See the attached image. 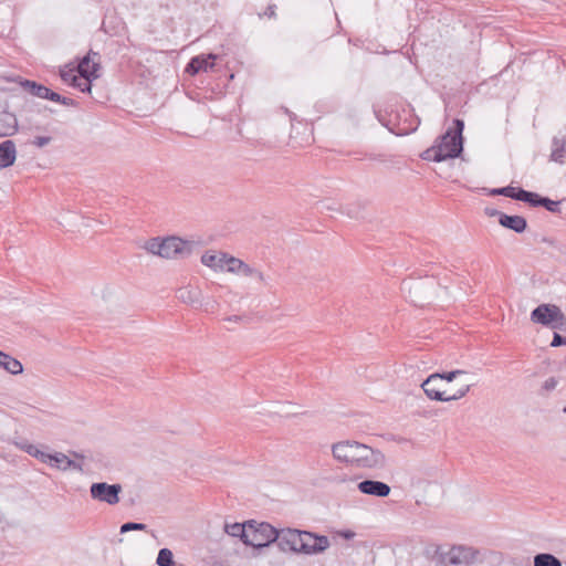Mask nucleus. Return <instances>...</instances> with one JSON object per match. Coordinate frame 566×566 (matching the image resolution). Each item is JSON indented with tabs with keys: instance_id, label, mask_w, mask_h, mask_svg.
<instances>
[{
	"instance_id": "obj_1",
	"label": "nucleus",
	"mask_w": 566,
	"mask_h": 566,
	"mask_svg": "<svg viewBox=\"0 0 566 566\" xmlns=\"http://www.w3.org/2000/svg\"><path fill=\"white\" fill-rule=\"evenodd\" d=\"M334 460L359 469H379L386 463L385 454L365 443L343 440L332 444Z\"/></svg>"
},
{
	"instance_id": "obj_2",
	"label": "nucleus",
	"mask_w": 566,
	"mask_h": 566,
	"mask_svg": "<svg viewBox=\"0 0 566 566\" xmlns=\"http://www.w3.org/2000/svg\"><path fill=\"white\" fill-rule=\"evenodd\" d=\"M463 129L464 122L455 118L453 120V128H449L436 139L431 147L422 151L420 154L421 159L440 163L449 158L460 157L463 151Z\"/></svg>"
},
{
	"instance_id": "obj_3",
	"label": "nucleus",
	"mask_w": 566,
	"mask_h": 566,
	"mask_svg": "<svg viewBox=\"0 0 566 566\" xmlns=\"http://www.w3.org/2000/svg\"><path fill=\"white\" fill-rule=\"evenodd\" d=\"M248 538L243 544L252 546L256 551L269 547L277 538V528L268 522L258 523L254 520L248 521Z\"/></svg>"
},
{
	"instance_id": "obj_4",
	"label": "nucleus",
	"mask_w": 566,
	"mask_h": 566,
	"mask_svg": "<svg viewBox=\"0 0 566 566\" xmlns=\"http://www.w3.org/2000/svg\"><path fill=\"white\" fill-rule=\"evenodd\" d=\"M375 114L377 119L387 127L389 132L397 136H405L413 133L420 124V119L412 114L411 109H402L401 113H396L394 118L390 116L388 120L382 117L380 111L375 109Z\"/></svg>"
},
{
	"instance_id": "obj_5",
	"label": "nucleus",
	"mask_w": 566,
	"mask_h": 566,
	"mask_svg": "<svg viewBox=\"0 0 566 566\" xmlns=\"http://www.w3.org/2000/svg\"><path fill=\"white\" fill-rule=\"evenodd\" d=\"M195 242L182 240L178 237H168L163 239V255L165 259H185L188 258L195 248Z\"/></svg>"
},
{
	"instance_id": "obj_6",
	"label": "nucleus",
	"mask_w": 566,
	"mask_h": 566,
	"mask_svg": "<svg viewBox=\"0 0 566 566\" xmlns=\"http://www.w3.org/2000/svg\"><path fill=\"white\" fill-rule=\"evenodd\" d=\"M300 534L302 535V542L298 545L301 554H321L331 545L328 537L325 535H318L310 531H300Z\"/></svg>"
},
{
	"instance_id": "obj_7",
	"label": "nucleus",
	"mask_w": 566,
	"mask_h": 566,
	"mask_svg": "<svg viewBox=\"0 0 566 566\" xmlns=\"http://www.w3.org/2000/svg\"><path fill=\"white\" fill-rule=\"evenodd\" d=\"M92 499L105 502L108 505H115L119 502L122 485L118 483L108 484L106 482L93 483L90 488Z\"/></svg>"
},
{
	"instance_id": "obj_8",
	"label": "nucleus",
	"mask_w": 566,
	"mask_h": 566,
	"mask_svg": "<svg viewBox=\"0 0 566 566\" xmlns=\"http://www.w3.org/2000/svg\"><path fill=\"white\" fill-rule=\"evenodd\" d=\"M449 564L454 566L471 565L476 562L480 551L465 545H453L449 553Z\"/></svg>"
},
{
	"instance_id": "obj_9",
	"label": "nucleus",
	"mask_w": 566,
	"mask_h": 566,
	"mask_svg": "<svg viewBox=\"0 0 566 566\" xmlns=\"http://www.w3.org/2000/svg\"><path fill=\"white\" fill-rule=\"evenodd\" d=\"M300 530L282 528L277 530V538L274 541L281 552L301 553L298 549L302 542Z\"/></svg>"
},
{
	"instance_id": "obj_10",
	"label": "nucleus",
	"mask_w": 566,
	"mask_h": 566,
	"mask_svg": "<svg viewBox=\"0 0 566 566\" xmlns=\"http://www.w3.org/2000/svg\"><path fill=\"white\" fill-rule=\"evenodd\" d=\"M556 318H562V310L554 304H541L531 313V321L544 326H551Z\"/></svg>"
},
{
	"instance_id": "obj_11",
	"label": "nucleus",
	"mask_w": 566,
	"mask_h": 566,
	"mask_svg": "<svg viewBox=\"0 0 566 566\" xmlns=\"http://www.w3.org/2000/svg\"><path fill=\"white\" fill-rule=\"evenodd\" d=\"M217 55L213 53H209L207 55L200 54L190 59L186 66V72L190 75H197L200 72H209L214 67V61L217 60Z\"/></svg>"
},
{
	"instance_id": "obj_12",
	"label": "nucleus",
	"mask_w": 566,
	"mask_h": 566,
	"mask_svg": "<svg viewBox=\"0 0 566 566\" xmlns=\"http://www.w3.org/2000/svg\"><path fill=\"white\" fill-rule=\"evenodd\" d=\"M91 55L97 56L98 53L90 50V52L80 60V62H78V64L76 66V72L84 80H88V81L96 80L99 76V74H98L99 63L98 62H92V65H90V63H91Z\"/></svg>"
},
{
	"instance_id": "obj_13",
	"label": "nucleus",
	"mask_w": 566,
	"mask_h": 566,
	"mask_svg": "<svg viewBox=\"0 0 566 566\" xmlns=\"http://www.w3.org/2000/svg\"><path fill=\"white\" fill-rule=\"evenodd\" d=\"M359 492L367 495H373L376 497H386L390 494V486L381 481L377 480H364L357 485Z\"/></svg>"
},
{
	"instance_id": "obj_14",
	"label": "nucleus",
	"mask_w": 566,
	"mask_h": 566,
	"mask_svg": "<svg viewBox=\"0 0 566 566\" xmlns=\"http://www.w3.org/2000/svg\"><path fill=\"white\" fill-rule=\"evenodd\" d=\"M441 381L438 379V375H429L421 384L426 396L430 400L444 401L446 390L441 388Z\"/></svg>"
},
{
	"instance_id": "obj_15",
	"label": "nucleus",
	"mask_w": 566,
	"mask_h": 566,
	"mask_svg": "<svg viewBox=\"0 0 566 566\" xmlns=\"http://www.w3.org/2000/svg\"><path fill=\"white\" fill-rule=\"evenodd\" d=\"M17 159L15 144L11 139L0 143V170L11 167Z\"/></svg>"
},
{
	"instance_id": "obj_16",
	"label": "nucleus",
	"mask_w": 566,
	"mask_h": 566,
	"mask_svg": "<svg viewBox=\"0 0 566 566\" xmlns=\"http://www.w3.org/2000/svg\"><path fill=\"white\" fill-rule=\"evenodd\" d=\"M499 223L509 230H512L516 233H523L527 229V221L522 216H510V214H501L499 219Z\"/></svg>"
},
{
	"instance_id": "obj_17",
	"label": "nucleus",
	"mask_w": 566,
	"mask_h": 566,
	"mask_svg": "<svg viewBox=\"0 0 566 566\" xmlns=\"http://www.w3.org/2000/svg\"><path fill=\"white\" fill-rule=\"evenodd\" d=\"M560 202L562 201H555L548 197H543L537 192H533L528 206L533 207V208L543 207L552 213H559L560 212V207H559Z\"/></svg>"
},
{
	"instance_id": "obj_18",
	"label": "nucleus",
	"mask_w": 566,
	"mask_h": 566,
	"mask_svg": "<svg viewBox=\"0 0 566 566\" xmlns=\"http://www.w3.org/2000/svg\"><path fill=\"white\" fill-rule=\"evenodd\" d=\"M201 292L197 287H181L177 291V298L185 304H189L191 306L198 307V305H202Z\"/></svg>"
},
{
	"instance_id": "obj_19",
	"label": "nucleus",
	"mask_w": 566,
	"mask_h": 566,
	"mask_svg": "<svg viewBox=\"0 0 566 566\" xmlns=\"http://www.w3.org/2000/svg\"><path fill=\"white\" fill-rule=\"evenodd\" d=\"M0 367L11 375H20L23 373L22 364L11 355L0 350Z\"/></svg>"
},
{
	"instance_id": "obj_20",
	"label": "nucleus",
	"mask_w": 566,
	"mask_h": 566,
	"mask_svg": "<svg viewBox=\"0 0 566 566\" xmlns=\"http://www.w3.org/2000/svg\"><path fill=\"white\" fill-rule=\"evenodd\" d=\"M19 84L24 92L35 97L44 98L45 95H48V92H50L49 87L35 81L24 78L20 80Z\"/></svg>"
},
{
	"instance_id": "obj_21",
	"label": "nucleus",
	"mask_w": 566,
	"mask_h": 566,
	"mask_svg": "<svg viewBox=\"0 0 566 566\" xmlns=\"http://www.w3.org/2000/svg\"><path fill=\"white\" fill-rule=\"evenodd\" d=\"M18 132V120L14 114L4 113L0 118V137L12 136Z\"/></svg>"
},
{
	"instance_id": "obj_22",
	"label": "nucleus",
	"mask_w": 566,
	"mask_h": 566,
	"mask_svg": "<svg viewBox=\"0 0 566 566\" xmlns=\"http://www.w3.org/2000/svg\"><path fill=\"white\" fill-rule=\"evenodd\" d=\"M551 159L558 164H564L566 160V139L554 137L552 140Z\"/></svg>"
},
{
	"instance_id": "obj_23",
	"label": "nucleus",
	"mask_w": 566,
	"mask_h": 566,
	"mask_svg": "<svg viewBox=\"0 0 566 566\" xmlns=\"http://www.w3.org/2000/svg\"><path fill=\"white\" fill-rule=\"evenodd\" d=\"M227 271L242 273L244 276L252 275V268L249 264L231 255L230 259H227Z\"/></svg>"
},
{
	"instance_id": "obj_24",
	"label": "nucleus",
	"mask_w": 566,
	"mask_h": 566,
	"mask_svg": "<svg viewBox=\"0 0 566 566\" xmlns=\"http://www.w3.org/2000/svg\"><path fill=\"white\" fill-rule=\"evenodd\" d=\"M533 191L525 190L521 187L505 186V196L516 201L530 205Z\"/></svg>"
},
{
	"instance_id": "obj_25",
	"label": "nucleus",
	"mask_w": 566,
	"mask_h": 566,
	"mask_svg": "<svg viewBox=\"0 0 566 566\" xmlns=\"http://www.w3.org/2000/svg\"><path fill=\"white\" fill-rule=\"evenodd\" d=\"M248 521L244 523L226 524L224 531L233 537H239L242 542L248 538Z\"/></svg>"
},
{
	"instance_id": "obj_26",
	"label": "nucleus",
	"mask_w": 566,
	"mask_h": 566,
	"mask_svg": "<svg viewBox=\"0 0 566 566\" xmlns=\"http://www.w3.org/2000/svg\"><path fill=\"white\" fill-rule=\"evenodd\" d=\"M534 566H563L562 562L549 553H538L534 556Z\"/></svg>"
},
{
	"instance_id": "obj_27",
	"label": "nucleus",
	"mask_w": 566,
	"mask_h": 566,
	"mask_svg": "<svg viewBox=\"0 0 566 566\" xmlns=\"http://www.w3.org/2000/svg\"><path fill=\"white\" fill-rule=\"evenodd\" d=\"M156 563L158 566H185L175 563L172 552L169 548H161L158 552Z\"/></svg>"
},
{
	"instance_id": "obj_28",
	"label": "nucleus",
	"mask_w": 566,
	"mask_h": 566,
	"mask_svg": "<svg viewBox=\"0 0 566 566\" xmlns=\"http://www.w3.org/2000/svg\"><path fill=\"white\" fill-rule=\"evenodd\" d=\"M71 85L73 87L78 88L81 92L86 93V92H91L92 81L84 80L80 74L78 75H72V83H71Z\"/></svg>"
},
{
	"instance_id": "obj_29",
	"label": "nucleus",
	"mask_w": 566,
	"mask_h": 566,
	"mask_svg": "<svg viewBox=\"0 0 566 566\" xmlns=\"http://www.w3.org/2000/svg\"><path fill=\"white\" fill-rule=\"evenodd\" d=\"M146 250L155 255H163V240L159 238H153L146 242Z\"/></svg>"
},
{
	"instance_id": "obj_30",
	"label": "nucleus",
	"mask_w": 566,
	"mask_h": 566,
	"mask_svg": "<svg viewBox=\"0 0 566 566\" xmlns=\"http://www.w3.org/2000/svg\"><path fill=\"white\" fill-rule=\"evenodd\" d=\"M217 261H218V254H214V253H211V252H206L201 256V263L203 265L212 268L214 270H217V269L223 270V265L222 264H218Z\"/></svg>"
},
{
	"instance_id": "obj_31",
	"label": "nucleus",
	"mask_w": 566,
	"mask_h": 566,
	"mask_svg": "<svg viewBox=\"0 0 566 566\" xmlns=\"http://www.w3.org/2000/svg\"><path fill=\"white\" fill-rule=\"evenodd\" d=\"M463 374H467V371L462 370V369H455V370L443 371V373H434V375H438V379L440 381L446 380L448 382L453 381L457 378V376L463 375Z\"/></svg>"
},
{
	"instance_id": "obj_32",
	"label": "nucleus",
	"mask_w": 566,
	"mask_h": 566,
	"mask_svg": "<svg viewBox=\"0 0 566 566\" xmlns=\"http://www.w3.org/2000/svg\"><path fill=\"white\" fill-rule=\"evenodd\" d=\"M146 530H147L146 524L137 523V522H127L120 526L122 534L130 532V531H146Z\"/></svg>"
},
{
	"instance_id": "obj_33",
	"label": "nucleus",
	"mask_w": 566,
	"mask_h": 566,
	"mask_svg": "<svg viewBox=\"0 0 566 566\" xmlns=\"http://www.w3.org/2000/svg\"><path fill=\"white\" fill-rule=\"evenodd\" d=\"M470 388H471L470 385H465L452 395L446 394L444 401H453V400H459V399L463 398L470 391Z\"/></svg>"
},
{
	"instance_id": "obj_34",
	"label": "nucleus",
	"mask_w": 566,
	"mask_h": 566,
	"mask_svg": "<svg viewBox=\"0 0 566 566\" xmlns=\"http://www.w3.org/2000/svg\"><path fill=\"white\" fill-rule=\"evenodd\" d=\"M56 469L66 471L69 469H74L77 471H83L82 464L78 462H75L74 460H71L67 458L65 465L56 464Z\"/></svg>"
},
{
	"instance_id": "obj_35",
	"label": "nucleus",
	"mask_w": 566,
	"mask_h": 566,
	"mask_svg": "<svg viewBox=\"0 0 566 566\" xmlns=\"http://www.w3.org/2000/svg\"><path fill=\"white\" fill-rule=\"evenodd\" d=\"M52 140V137L50 136H36L31 144L38 148H42L46 145H49Z\"/></svg>"
},
{
	"instance_id": "obj_36",
	"label": "nucleus",
	"mask_w": 566,
	"mask_h": 566,
	"mask_svg": "<svg viewBox=\"0 0 566 566\" xmlns=\"http://www.w3.org/2000/svg\"><path fill=\"white\" fill-rule=\"evenodd\" d=\"M67 457L64 453L55 452L52 454V462L50 465L56 468V464L65 465Z\"/></svg>"
},
{
	"instance_id": "obj_37",
	"label": "nucleus",
	"mask_w": 566,
	"mask_h": 566,
	"mask_svg": "<svg viewBox=\"0 0 566 566\" xmlns=\"http://www.w3.org/2000/svg\"><path fill=\"white\" fill-rule=\"evenodd\" d=\"M447 556L449 557L448 553L442 552V549H439V553L434 555V558L431 560L436 564V566H446L447 565Z\"/></svg>"
},
{
	"instance_id": "obj_38",
	"label": "nucleus",
	"mask_w": 566,
	"mask_h": 566,
	"mask_svg": "<svg viewBox=\"0 0 566 566\" xmlns=\"http://www.w3.org/2000/svg\"><path fill=\"white\" fill-rule=\"evenodd\" d=\"M18 446L21 450H23L24 452H27L29 455H31L33 458L36 454V451L39 449L36 446H34L32 443H28V442L19 443Z\"/></svg>"
},
{
	"instance_id": "obj_39",
	"label": "nucleus",
	"mask_w": 566,
	"mask_h": 566,
	"mask_svg": "<svg viewBox=\"0 0 566 566\" xmlns=\"http://www.w3.org/2000/svg\"><path fill=\"white\" fill-rule=\"evenodd\" d=\"M558 380L555 377L546 379L542 386V390L545 392L552 391L556 388Z\"/></svg>"
},
{
	"instance_id": "obj_40",
	"label": "nucleus",
	"mask_w": 566,
	"mask_h": 566,
	"mask_svg": "<svg viewBox=\"0 0 566 566\" xmlns=\"http://www.w3.org/2000/svg\"><path fill=\"white\" fill-rule=\"evenodd\" d=\"M35 459L41 461L42 463H50L52 462V454L48 453L41 449H38L36 454L34 455Z\"/></svg>"
},
{
	"instance_id": "obj_41",
	"label": "nucleus",
	"mask_w": 566,
	"mask_h": 566,
	"mask_svg": "<svg viewBox=\"0 0 566 566\" xmlns=\"http://www.w3.org/2000/svg\"><path fill=\"white\" fill-rule=\"evenodd\" d=\"M566 345V336H563L558 333H554L553 339L551 342L552 347H559Z\"/></svg>"
},
{
	"instance_id": "obj_42",
	"label": "nucleus",
	"mask_w": 566,
	"mask_h": 566,
	"mask_svg": "<svg viewBox=\"0 0 566 566\" xmlns=\"http://www.w3.org/2000/svg\"><path fill=\"white\" fill-rule=\"evenodd\" d=\"M551 327L554 329H559L566 332V316L562 312V318H556L553 324H551Z\"/></svg>"
},
{
	"instance_id": "obj_43",
	"label": "nucleus",
	"mask_w": 566,
	"mask_h": 566,
	"mask_svg": "<svg viewBox=\"0 0 566 566\" xmlns=\"http://www.w3.org/2000/svg\"><path fill=\"white\" fill-rule=\"evenodd\" d=\"M440 547L441 546H439V545H430V546L426 547V549H424L426 557L429 558L430 560L432 558H434V555H437L439 553Z\"/></svg>"
},
{
	"instance_id": "obj_44",
	"label": "nucleus",
	"mask_w": 566,
	"mask_h": 566,
	"mask_svg": "<svg viewBox=\"0 0 566 566\" xmlns=\"http://www.w3.org/2000/svg\"><path fill=\"white\" fill-rule=\"evenodd\" d=\"M276 6L275 4H269L265 11L261 14H259L260 18L268 17L269 19H274L276 17Z\"/></svg>"
},
{
	"instance_id": "obj_45",
	"label": "nucleus",
	"mask_w": 566,
	"mask_h": 566,
	"mask_svg": "<svg viewBox=\"0 0 566 566\" xmlns=\"http://www.w3.org/2000/svg\"><path fill=\"white\" fill-rule=\"evenodd\" d=\"M199 306L203 307V311L207 313H213V312H216V310L218 307V303L216 301H208L205 304L202 303V305H199Z\"/></svg>"
},
{
	"instance_id": "obj_46",
	"label": "nucleus",
	"mask_w": 566,
	"mask_h": 566,
	"mask_svg": "<svg viewBox=\"0 0 566 566\" xmlns=\"http://www.w3.org/2000/svg\"><path fill=\"white\" fill-rule=\"evenodd\" d=\"M62 95L52 91L50 88V92H48V95H45V99H49V101H52V102H56V103H60L61 104V99H62Z\"/></svg>"
},
{
	"instance_id": "obj_47",
	"label": "nucleus",
	"mask_w": 566,
	"mask_h": 566,
	"mask_svg": "<svg viewBox=\"0 0 566 566\" xmlns=\"http://www.w3.org/2000/svg\"><path fill=\"white\" fill-rule=\"evenodd\" d=\"M76 69H71L70 71H62L61 77L64 82L72 83V75H76L74 72Z\"/></svg>"
},
{
	"instance_id": "obj_48",
	"label": "nucleus",
	"mask_w": 566,
	"mask_h": 566,
	"mask_svg": "<svg viewBox=\"0 0 566 566\" xmlns=\"http://www.w3.org/2000/svg\"><path fill=\"white\" fill-rule=\"evenodd\" d=\"M484 213L488 217H497L499 219H500L501 214H504V212L499 211L497 209L491 208V207H485L484 208Z\"/></svg>"
},
{
	"instance_id": "obj_49",
	"label": "nucleus",
	"mask_w": 566,
	"mask_h": 566,
	"mask_svg": "<svg viewBox=\"0 0 566 566\" xmlns=\"http://www.w3.org/2000/svg\"><path fill=\"white\" fill-rule=\"evenodd\" d=\"M420 286H421L420 282H407V281L402 282V290L408 289L410 292L412 289L418 291L420 289Z\"/></svg>"
},
{
	"instance_id": "obj_50",
	"label": "nucleus",
	"mask_w": 566,
	"mask_h": 566,
	"mask_svg": "<svg viewBox=\"0 0 566 566\" xmlns=\"http://www.w3.org/2000/svg\"><path fill=\"white\" fill-rule=\"evenodd\" d=\"M337 535L345 539H352L355 537L356 534L352 530H342L337 532Z\"/></svg>"
},
{
	"instance_id": "obj_51",
	"label": "nucleus",
	"mask_w": 566,
	"mask_h": 566,
	"mask_svg": "<svg viewBox=\"0 0 566 566\" xmlns=\"http://www.w3.org/2000/svg\"><path fill=\"white\" fill-rule=\"evenodd\" d=\"M61 104L64 106H71V107H76L78 105L75 99L66 97V96L62 97Z\"/></svg>"
},
{
	"instance_id": "obj_52",
	"label": "nucleus",
	"mask_w": 566,
	"mask_h": 566,
	"mask_svg": "<svg viewBox=\"0 0 566 566\" xmlns=\"http://www.w3.org/2000/svg\"><path fill=\"white\" fill-rule=\"evenodd\" d=\"M224 321L240 323V322L247 321V317L241 316V315H231V316L226 317Z\"/></svg>"
},
{
	"instance_id": "obj_53",
	"label": "nucleus",
	"mask_w": 566,
	"mask_h": 566,
	"mask_svg": "<svg viewBox=\"0 0 566 566\" xmlns=\"http://www.w3.org/2000/svg\"><path fill=\"white\" fill-rule=\"evenodd\" d=\"M227 259H230V255L227 253L218 254V264H222L223 269L227 266Z\"/></svg>"
},
{
	"instance_id": "obj_54",
	"label": "nucleus",
	"mask_w": 566,
	"mask_h": 566,
	"mask_svg": "<svg viewBox=\"0 0 566 566\" xmlns=\"http://www.w3.org/2000/svg\"><path fill=\"white\" fill-rule=\"evenodd\" d=\"M258 279L259 282L265 283V277L262 272L258 271L256 269L252 268V275Z\"/></svg>"
},
{
	"instance_id": "obj_55",
	"label": "nucleus",
	"mask_w": 566,
	"mask_h": 566,
	"mask_svg": "<svg viewBox=\"0 0 566 566\" xmlns=\"http://www.w3.org/2000/svg\"><path fill=\"white\" fill-rule=\"evenodd\" d=\"M490 195L491 196H505V187L491 189Z\"/></svg>"
},
{
	"instance_id": "obj_56",
	"label": "nucleus",
	"mask_w": 566,
	"mask_h": 566,
	"mask_svg": "<svg viewBox=\"0 0 566 566\" xmlns=\"http://www.w3.org/2000/svg\"><path fill=\"white\" fill-rule=\"evenodd\" d=\"M367 158H369L371 160L385 161L384 155L369 154V155H367Z\"/></svg>"
},
{
	"instance_id": "obj_57",
	"label": "nucleus",
	"mask_w": 566,
	"mask_h": 566,
	"mask_svg": "<svg viewBox=\"0 0 566 566\" xmlns=\"http://www.w3.org/2000/svg\"><path fill=\"white\" fill-rule=\"evenodd\" d=\"M73 455H74L75 458L84 459V457H83L82 454H78V453H76V452H74V453H73Z\"/></svg>"
}]
</instances>
